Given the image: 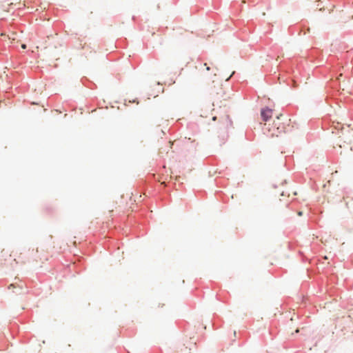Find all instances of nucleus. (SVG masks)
Masks as SVG:
<instances>
[{"instance_id":"20e7f679","label":"nucleus","mask_w":353,"mask_h":353,"mask_svg":"<svg viewBox=\"0 0 353 353\" xmlns=\"http://www.w3.org/2000/svg\"><path fill=\"white\" fill-rule=\"evenodd\" d=\"M15 36H16V33L14 32H12L11 35L10 36H8V39H11L12 41H14L16 39H15Z\"/></svg>"},{"instance_id":"39448f33","label":"nucleus","mask_w":353,"mask_h":353,"mask_svg":"<svg viewBox=\"0 0 353 353\" xmlns=\"http://www.w3.org/2000/svg\"><path fill=\"white\" fill-rule=\"evenodd\" d=\"M204 66H205V67H206L205 70H206L207 71H209V70H210V68L209 66H207V63H204Z\"/></svg>"},{"instance_id":"7ed1b4c3","label":"nucleus","mask_w":353,"mask_h":353,"mask_svg":"<svg viewBox=\"0 0 353 353\" xmlns=\"http://www.w3.org/2000/svg\"><path fill=\"white\" fill-rule=\"evenodd\" d=\"M342 142L343 143H345V141H343V139L341 137H339L337 139H336L334 141V145L339 146L340 148H342Z\"/></svg>"},{"instance_id":"f03ea898","label":"nucleus","mask_w":353,"mask_h":353,"mask_svg":"<svg viewBox=\"0 0 353 353\" xmlns=\"http://www.w3.org/2000/svg\"><path fill=\"white\" fill-rule=\"evenodd\" d=\"M10 256L14 258V261H15L17 263L30 262L37 264L39 263H43L37 249H24L22 251L17 250L12 252Z\"/></svg>"},{"instance_id":"6e6552de","label":"nucleus","mask_w":353,"mask_h":353,"mask_svg":"<svg viewBox=\"0 0 353 353\" xmlns=\"http://www.w3.org/2000/svg\"><path fill=\"white\" fill-rule=\"evenodd\" d=\"M216 70H217V69H216V68H215V70H214V77L216 75Z\"/></svg>"},{"instance_id":"f257e3e1","label":"nucleus","mask_w":353,"mask_h":353,"mask_svg":"<svg viewBox=\"0 0 353 353\" xmlns=\"http://www.w3.org/2000/svg\"><path fill=\"white\" fill-rule=\"evenodd\" d=\"M273 112L272 110L265 108L261 111V117L264 122V133L270 137H277L285 132L286 125L282 121V114L277 116L271 122Z\"/></svg>"},{"instance_id":"1a4fd4ad","label":"nucleus","mask_w":353,"mask_h":353,"mask_svg":"<svg viewBox=\"0 0 353 353\" xmlns=\"http://www.w3.org/2000/svg\"><path fill=\"white\" fill-rule=\"evenodd\" d=\"M233 74H234V72H232V74H231V75H230V77H229L226 80H228V79L232 77V75Z\"/></svg>"},{"instance_id":"9d476101","label":"nucleus","mask_w":353,"mask_h":353,"mask_svg":"<svg viewBox=\"0 0 353 353\" xmlns=\"http://www.w3.org/2000/svg\"><path fill=\"white\" fill-rule=\"evenodd\" d=\"M342 76V74H340L339 77H338V79H339L340 77Z\"/></svg>"},{"instance_id":"0eeeda50","label":"nucleus","mask_w":353,"mask_h":353,"mask_svg":"<svg viewBox=\"0 0 353 353\" xmlns=\"http://www.w3.org/2000/svg\"><path fill=\"white\" fill-rule=\"evenodd\" d=\"M297 214H298L299 216H302L303 212L301 211H299V212H298Z\"/></svg>"},{"instance_id":"423d86ee","label":"nucleus","mask_w":353,"mask_h":353,"mask_svg":"<svg viewBox=\"0 0 353 353\" xmlns=\"http://www.w3.org/2000/svg\"><path fill=\"white\" fill-rule=\"evenodd\" d=\"M21 48H22L23 49H26V44H22V45H21Z\"/></svg>"}]
</instances>
